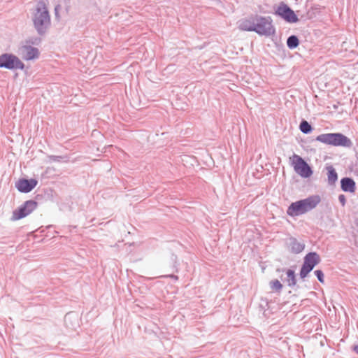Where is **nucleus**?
Masks as SVG:
<instances>
[{
    "instance_id": "1",
    "label": "nucleus",
    "mask_w": 358,
    "mask_h": 358,
    "mask_svg": "<svg viewBox=\"0 0 358 358\" xmlns=\"http://www.w3.org/2000/svg\"><path fill=\"white\" fill-rule=\"evenodd\" d=\"M31 20L38 35L44 36L51 26L50 15L44 3H38L32 15Z\"/></svg>"
},
{
    "instance_id": "2",
    "label": "nucleus",
    "mask_w": 358,
    "mask_h": 358,
    "mask_svg": "<svg viewBox=\"0 0 358 358\" xmlns=\"http://www.w3.org/2000/svg\"><path fill=\"white\" fill-rule=\"evenodd\" d=\"M321 201L319 195L315 194L292 202L287 208L286 213L289 217H298L314 209Z\"/></svg>"
},
{
    "instance_id": "3",
    "label": "nucleus",
    "mask_w": 358,
    "mask_h": 358,
    "mask_svg": "<svg viewBox=\"0 0 358 358\" xmlns=\"http://www.w3.org/2000/svg\"><path fill=\"white\" fill-rule=\"evenodd\" d=\"M315 141L334 147L351 148L353 146L351 139L340 132L320 134L315 138Z\"/></svg>"
},
{
    "instance_id": "4",
    "label": "nucleus",
    "mask_w": 358,
    "mask_h": 358,
    "mask_svg": "<svg viewBox=\"0 0 358 358\" xmlns=\"http://www.w3.org/2000/svg\"><path fill=\"white\" fill-rule=\"evenodd\" d=\"M255 24L254 32L259 36L269 37L275 34V28L273 24V20L270 16H262L255 14Z\"/></svg>"
},
{
    "instance_id": "5",
    "label": "nucleus",
    "mask_w": 358,
    "mask_h": 358,
    "mask_svg": "<svg viewBox=\"0 0 358 358\" xmlns=\"http://www.w3.org/2000/svg\"><path fill=\"white\" fill-rule=\"evenodd\" d=\"M320 262L321 258L317 252L314 251L308 252L304 256L303 262L301 266L299 272L300 279L304 280Z\"/></svg>"
},
{
    "instance_id": "6",
    "label": "nucleus",
    "mask_w": 358,
    "mask_h": 358,
    "mask_svg": "<svg viewBox=\"0 0 358 358\" xmlns=\"http://www.w3.org/2000/svg\"><path fill=\"white\" fill-rule=\"evenodd\" d=\"M0 69L9 71H26L25 64L21 59L13 53L5 52L0 55Z\"/></svg>"
},
{
    "instance_id": "7",
    "label": "nucleus",
    "mask_w": 358,
    "mask_h": 358,
    "mask_svg": "<svg viewBox=\"0 0 358 358\" xmlns=\"http://www.w3.org/2000/svg\"><path fill=\"white\" fill-rule=\"evenodd\" d=\"M273 8V14L286 22L293 24L299 21L295 12L283 1H281L277 6H274Z\"/></svg>"
},
{
    "instance_id": "8",
    "label": "nucleus",
    "mask_w": 358,
    "mask_h": 358,
    "mask_svg": "<svg viewBox=\"0 0 358 358\" xmlns=\"http://www.w3.org/2000/svg\"><path fill=\"white\" fill-rule=\"evenodd\" d=\"M292 165L294 171L303 178H309L313 174L312 167L299 155H293Z\"/></svg>"
},
{
    "instance_id": "9",
    "label": "nucleus",
    "mask_w": 358,
    "mask_h": 358,
    "mask_svg": "<svg viewBox=\"0 0 358 358\" xmlns=\"http://www.w3.org/2000/svg\"><path fill=\"white\" fill-rule=\"evenodd\" d=\"M38 206V202L30 199L24 201L17 209L13 211L12 221H17L24 218L31 214Z\"/></svg>"
},
{
    "instance_id": "10",
    "label": "nucleus",
    "mask_w": 358,
    "mask_h": 358,
    "mask_svg": "<svg viewBox=\"0 0 358 358\" xmlns=\"http://www.w3.org/2000/svg\"><path fill=\"white\" fill-rule=\"evenodd\" d=\"M38 181L36 178H20L15 184V188L20 193H29L38 185Z\"/></svg>"
},
{
    "instance_id": "11",
    "label": "nucleus",
    "mask_w": 358,
    "mask_h": 358,
    "mask_svg": "<svg viewBox=\"0 0 358 358\" xmlns=\"http://www.w3.org/2000/svg\"><path fill=\"white\" fill-rule=\"evenodd\" d=\"M341 189L345 192L355 193L356 191V182L352 178L344 177L341 179Z\"/></svg>"
},
{
    "instance_id": "12",
    "label": "nucleus",
    "mask_w": 358,
    "mask_h": 358,
    "mask_svg": "<svg viewBox=\"0 0 358 358\" xmlns=\"http://www.w3.org/2000/svg\"><path fill=\"white\" fill-rule=\"evenodd\" d=\"M255 24V14L250 15L248 17L242 19L239 21V29L245 31H253Z\"/></svg>"
},
{
    "instance_id": "13",
    "label": "nucleus",
    "mask_w": 358,
    "mask_h": 358,
    "mask_svg": "<svg viewBox=\"0 0 358 358\" xmlns=\"http://www.w3.org/2000/svg\"><path fill=\"white\" fill-rule=\"evenodd\" d=\"M282 271H285L286 273V278L285 282H286L287 285L292 288H298L299 286L296 285L297 280L295 271L292 268H282Z\"/></svg>"
},
{
    "instance_id": "14",
    "label": "nucleus",
    "mask_w": 358,
    "mask_h": 358,
    "mask_svg": "<svg viewBox=\"0 0 358 358\" xmlns=\"http://www.w3.org/2000/svg\"><path fill=\"white\" fill-rule=\"evenodd\" d=\"M22 48L26 50V53L23 55V59L24 60H34L39 57L40 53L37 48L27 45H23Z\"/></svg>"
},
{
    "instance_id": "15",
    "label": "nucleus",
    "mask_w": 358,
    "mask_h": 358,
    "mask_svg": "<svg viewBox=\"0 0 358 358\" xmlns=\"http://www.w3.org/2000/svg\"><path fill=\"white\" fill-rule=\"evenodd\" d=\"M289 250L293 254L301 253L305 248L303 243L299 242L294 237H291L289 239Z\"/></svg>"
},
{
    "instance_id": "16",
    "label": "nucleus",
    "mask_w": 358,
    "mask_h": 358,
    "mask_svg": "<svg viewBox=\"0 0 358 358\" xmlns=\"http://www.w3.org/2000/svg\"><path fill=\"white\" fill-rule=\"evenodd\" d=\"M327 175V182L329 185H334L338 180V173L332 165L326 167Z\"/></svg>"
},
{
    "instance_id": "17",
    "label": "nucleus",
    "mask_w": 358,
    "mask_h": 358,
    "mask_svg": "<svg viewBox=\"0 0 358 358\" xmlns=\"http://www.w3.org/2000/svg\"><path fill=\"white\" fill-rule=\"evenodd\" d=\"M286 44L289 50L296 49L300 44L298 36L294 34L289 36L287 39Z\"/></svg>"
},
{
    "instance_id": "18",
    "label": "nucleus",
    "mask_w": 358,
    "mask_h": 358,
    "mask_svg": "<svg viewBox=\"0 0 358 358\" xmlns=\"http://www.w3.org/2000/svg\"><path fill=\"white\" fill-rule=\"evenodd\" d=\"M48 159V162H58V163H67L70 161V157L69 155H49L47 156Z\"/></svg>"
},
{
    "instance_id": "19",
    "label": "nucleus",
    "mask_w": 358,
    "mask_h": 358,
    "mask_svg": "<svg viewBox=\"0 0 358 358\" xmlns=\"http://www.w3.org/2000/svg\"><path fill=\"white\" fill-rule=\"evenodd\" d=\"M299 129L303 134H309L313 131V127L307 120L302 119L299 124Z\"/></svg>"
},
{
    "instance_id": "20",
    "label": "nucleus",
    "mask_w": 358,
    "mask_h": 358,
    "mask_svg": "<svg viewBox=\"0 0 358 358\" xmlns=\"http://www.w3.org/2000/svg\"><path fill=\"white\" fill-rule=\"evenodd\" d=\"M269 285L271 290L277 293H280L283 287L282 284L278 279L270 281Z\"/></svg>"
},
{
    "instance_id": "21",
    "label": "nucleus",
    "mask_w": 358,
    "mask_h": 358,
    "mask_svg": "<svg viewBox=\"0 0 358 358\" xmlns=\"http://www.w3.org/2000/svg\"><path fill=\"white\" fill-rule=\"evenodd\" d=\"M41 43V38L38 36H32L26 40L27 45H38Z\"/></svg>"
},
{
    "instance_id": "22",
    "label": "nucleus",
    "mask_w": 358,
    "mask_h": 358,
    "mask_svg": "<svg viewBox=\"0 0 358 358\" xmlns=\"http://www.w3.org/2000/svg\"><path fill=\"white\" fill-rule=\"evenodd\" d=\"M314 274L320 283L324 282V272L321 269L315 270L314 271Z\"/></svg>"
},
{
    "instance_id": "23",
    "label": "nucleus",
    "mask_w": 358,
    "mask_h": 358,
    "mask_svg": "<svg viewBox=\"0 0 358 358\" xmlns=\"http://www.w3.org/2000/svg\"><path fill=\"white\" fill-rule=\"evenodd\" d=\"M61 8H62V7L59 4H57L55 7V19L57 21H59V20H60L59 10H61Z\"/></svg>"
},
{
    "instance_id": "24",
    "label": "nucleus",
    "mask_w": 358,
    "mask_h": 358,
    "mask_svg": "<svg viewBox=\"0 0 358 358\" xmlns=\"http://www.w3.org/2000/svg\"><path fill=\"white\" fill-rule=\"evenodd\" d=\"M338 201L341 206L344 207L346 204V197L344 194H339L338 195Z\"/></svg>"
},
{
    "instance_id": "25",
    "label": "nucleus",
    "mask_w": 358,
    "mask_h": 358,
    "mask_svg": "<svg viewBox=\"0 0 358 358\" xmlns=\"http://www.w3.org/2000/svg\"><path fill=\"white\" fill-rule=\"evenodd\" d=\"M52 227H53V225H48V226L45 227V228L41 227L39 229H38L36 231H40L41 234H43L45 232V231L47 229H50V228H52Z\"/></svg>"
},
{
    "instance_id": "26",
    "label": "nucleus",
    "mask_w": 358,
    "mask_h": 358,
    "mask_svg": "<svg viewBox=\"0 0 358 358\" xmlns=\"http://www.w3.org/2000/svg\"><path fill=\"white\" fill-rule=\"evenodd\" d=\"M162 277L163 278H170L173 279L175 280H178V276L176 275H174V274L166 275H163Z\"/></svg>"
},
{
    "instance_id": "27",
    "label": "nucleus",
    "mask_w": 358,
    "mask_h": 358,
    "mask_svg": "<svg viewBox=\"0 0 358 358\" xmlns=\"http://www.w3.org/2000/svg\"><path fill=\"white\" fill-rule=\"evenodd\" d=\"M43 192H44L45 194H46L48 196H52V189H50V188L44 189Z\"/></svg>"
},
{
    "instance_id": "28",
    "label": "nucleus",
    "mask_w": 358,
    "mask_h": 358,
    "mask_svg": "<svg viewBox=\"0 0 358 358\" xmlns=\"http://www.w3.org/2000/svg\"><path fill=\"white\" fill-rule=\"evenodd\" d=\"M320 9V6H319V5H314V6H313L311 7V10H312L313 11H315H315H317V12H319Z\"/></svg>"
},
{
    "instance_id": "29",
    "label": "nucleus",
    "mask_w": 358,
    "mask_h": 358,
    "mask_svg": "<svg viewBox=\"0 0 358 358\" xmlns=\"http://www.w3.org/2000/svg\"><path fill=\"white\" fill-rule=\"evenodd\" d=\"M352 350L358 355V345H354L352 346Z\"/></svg>"
},
{
    "instance_id": "30",
    "label": "nucleus",
    "mask_w": 358,
    "mask_h": 358,
    "mask_svg": "<svg viewBox=\"0 0 358 358\" xmlns=\"http://www.w3.org/2000/svg\"><path fill=\"white\" fill-rule=\"evenodd\" d=\"M310 10H308V15H310L309 17H310V18H312L313 16L311 14H310Z\"/></svg>"
},
{
    "instance_id": "31",
    "label": "nucleus",
    "mask_w": 358,
    "mask_h": 358,
    "mask_svg": "<svg viewBox=\"0 0 358 358\" xmlns=\"http://www.w3.org/2000/svg\"><path fill=\"white\" fill-rule=\"evenodd\" d=\"M334 108L336 109L337 106L336 105L334 106Z\"/></svg>"
},
{
    "instance_id": "32",
    "label": "nucleus",
    "mask_w": 358,
    "mask_h": 358,
    "mask_svg": "<svg viewBox=\"0 0 358 358\" xmlns=\"http://www.w3.org/2000/svg\"><path fill=\"white\" fill-rule=\"evenodd\" d=\"M40 196V194H37L36 199H38Z\"/></svg>"
},
{
    "instance_id": "33",
    "label": "nucleus",
    "mask_w": 358,
    "mask_h": 358,
    "mask_svg": "<svg viewBox=\"0 0 358 358\" xmlns=\"http://www.w3.org/2000/svg\"><path fill=\"white\" fill-rule=\"evenodd\" d=\"M69 314H66V316H65V318L66 319V317L69 316Z\"/></svg>"
},
{
    "instance_id": "34",
    "label": "nucleus",
    "mask_w": 358,
    "mask_h": 358,
    "mask_svg": "<svg viewBox=\"0 0 358 358\" xmlns=\"http://www.w3.org/2000/svg\"><path fill=\"white\" fill-rule=\"evenodd\" d=\"M357 225H358V222H357Z\"/></svg>"
}]
</instances>
